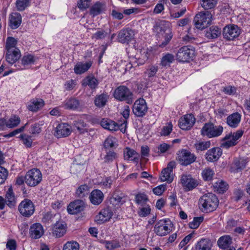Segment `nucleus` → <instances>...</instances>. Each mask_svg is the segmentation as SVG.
Returning <instances> with one entry per match:
<instances>
[{"mask_svg":"<svg viewBox=\"0 0 250 250\" xmlns=\"http://www.w3.org/2000/svg\"><path fill=\"white\" fill-rule=\"evenodd\" d=\"M218 202V198L215 194L208 193L200 197L199 207L204 212H211L217 208Z\"/></svg>","mask_w":250,"mask_h":250,"instance_id":"f257e3e1","label":"nucleus"},{"mask_svg":"<svg viewBox=\"0 0 250 250\" xmlns=\"http://www.w3.org/2000/svg\"><path fill=\"white\" fill-rule=\"evenodd\" d=\"M212 14L208 11L200 12L194 18V22L198 29H203L210 24Z\"/></svg>","mask_w":250,"mask_h":250,"instance_id":"f03ea898","label":"nucleus"},{"mask_svg":"<svg viewBox=\"0 0 250 250\" xmlns=\"http://www.w3.org/2000/svg\"><path fill=\"white\" fill-rule=\"evenodd\" d=\"M223 131V127L221 125H215L212 123H206L201 130L203 136L209 138L217 137L220 136Z\"/></svg>","mask_w":250,"mask_h":250,"instance_id":"7ed1b4c3","label":"nucleus"},{"mask_svg":"<svg viewBox=\"0 0 250 250\" xmlns=\"http://www.w3.org/2000/svg\"><path fill=\"white\" fill-rule=\"evenodd\" d=\"M155 29L158 33L165 34V41L159 45L160 47H163L167 44L172 37L169 22L165 21H161L156 24Z\"/></svg>","mask_w":250,"mask_h":250,"instance_id":"20e7f679","label":"nucleus"},{"mask_svg":"<svg viewBox=\"0 0 250 250\" xmlns=\"http://www.w3.org/2000/svg\"><path fill=\"white\" fill-rule=\"evenodd\" d=\"M243 133L244 131L241 129H239L233 133H229L222 139L221 146L227 149L236 145L238 143V140L242 136Z\"/></svg>","mask_w":250,"mask_h":250,"instance_id":"39448f33","label":"nucleus"},{"mask_svg":"<svg viewBox=\"0 0 250 250\" xmlns=\"http://www.w3.org/2000/svg\"><path fill=\"white\" fill-rule=\"evenodd\" d=\"M173 224L169 219H162L156 223L154 231L157 235L164 236L170 233Z\"/></svg>","mask_w":250,"mask_h":250,"instance_id":"423d86ee","label":"nucleus"},{"mask_svg":"<svg viewBox=\"0 0 250 250\" xmlns=\"http://www.w3.org/2000/svg\"><path fill=\"white\" fill-rule=\"evenodd\" d=\"M113 95L114 98L119 101H126L127 104L132 102V93L125 85H120L116 88Z\"/></svg>","mask_w":250,"mask_h":250,"instance_id":"0eeeda50","label":"nucleus"},{"mask_svg":"<svg viewBox=\"0 0 250 250\" xmlns=\"http://www.w3.org/2000/svg\"><path fill=\"white\" fill-rule=\"evenodd\" d=\"M126 123L127 121H125L124 123L119 124L111 119L104 118L101 121V125L104 129L110 131L120 130L122 132L125 133L126 128Z\"/></svg>","mask_w":250,"mask_h":250,"instance_id":"6e6552de","label":"nucleus"},{"mask_svg":"<svg viewBox=\"0 0 250 250\" xmlns=\"http://www.w3.org/2000/svg\"><path fill=\"white\" fill-rule=\"evenodd\" d=\"M42 180V174L38 169L33 168L29 170L25 176V182L30 187L38 185Z\"/></svg>","mask_w":250,"mask_h":250,"instance_id":"1a4fd4ad","label":"nucleus"},{"mask_svg":"<svg viewBox=\"0 0 250 250\" xmlns=\"http://www.w3.org/2000/svg\"><path fill=\"white\" fill-rule=\"evenodd\" d=\"M194 54L195 50L192 47L184 46L178 50L176 53V58L179 62H188L193 59Z\"/></svg>","mask_w":250,"mask_h":250,"instance_id":"9d476101","label":"nucleus"},{"mask_svg":"<svg viewBox=\"0 0 250 250\" xmlns=\"http://www.w3.org/2000/svg\"><path fill=\"white\" fill-rule=\"evenodd\" d=\"M18 210L22 216L29 217L35 212V206L31 200L26 198L20 203Z\"/></svg>","mask_w":250,"mask_h":250,"instance_id":"9b49d317","label":"nucleus"},{"mask_svg":"<svg viewBox=\"0 0 250 250\" xmlns=\"http://www.w3.org/2000/svg\"><path fill=\"white\" fill-rule=\"evenodd\" d=\"M177 160L182 166H187L196 160V156L189 151L186 149H182L177 154Z\"/></svg>","mask_w":250,"mask_h":250,"instance_id":"f8f14e48","label":"nucleus"},{"mask_svg":"<svg viewBox=\"0 0 250 250\" xmlns=\"http://www.w3.org/2000/svg\"><path fill=\"white\" fill-rule=\"evenodd\" d=\"M148 111V107L144 99H139L134 103L132 111L134 114L138 117H144Z\"/></svg>","mask_w":250,"mask_h":250,"instance_id":"ddd939ff","label":"nucleus"},{"mask_svg":"<svg viewBox=\"0 0 250 250\" xmlns=\"http://www.w3.org/2000/svg\"><path fill=\"white\" fill-rule=\"evenodd\" d=\"M241 33V29L237 25L230 24L226 26L223 31L224 38L229 41L233 40L237 38Z\"/></svg>","mask_w":250,"mask_h":250,"instance_id":"4468645a","label":"nucleus"},{"mask_svg":"<svg viewBox=\"0 0 250 250\" xmlns=\"http://www.w3.org/2000/svg\"><path fill=\"white\" fill-rule=\"evenodd\" d=\"M175 167L176 163L174 161H171L168 164L167 167L161 172L160 180L162 182L167 181L168 183H171L173 181V176L171 173Z\"/></svg>","mask_w":250,"mask_h":250,"instance_id":"2eb2a0df","label":"nucleus"},{"mask_svg":"<svg viewBox=\"0 0 250 250\" xmlns=\"http://www.w3.org/2000/svg\"><path fill=\"white\" fill-rule=\"evenodd\" d=\"M195 122V118L191 114L185 115L179 120V126L183 130L190 129Z\"/></svg>","mask_w":250,"mask_h":250,"instance_id":"dca6fc26","label":"nucleus"},{"mask_svg":"<svg viewBox=\"0 0 250 250\" xmlns=\"http://www.w3.org/2000/svg\"><path fill=\"white\" fill-rule=\"evenodd\" d=\"M84 208V202L81 200H77L71 202L67 207V209L69 214H76L83 211Z\"/></svg>","mask_w":250,"mask_h":250,"instance_id":"f3484780","label":"nucleus"},{"mask_svg":"<svg viewBox=\"0 0 250 250\" xmlns=\"http://www.w3.org/2000/svg\"><path fill=\"white\" fill-rule=\"evenodd\" d=\"M29 233L31 238L39 239L44 234V229L40 223H35L30 226Z\"/></svg>","mask_w":250,"mask_h":250,"instance_id":"a211bd4d","label":"nucleus"},{"mask_svg":"<svg viewBox=\"0 0 250 250\" xmlns=\"http://www.w3.org/2000/svg\"><path fill=\"white\" fill-rule=\"evenodd\" d=\"M134 36V32L131 29L129 28L123 29L119 32L118 40L121 43H128L133 39Z\"/></svg>","mask_w":250,"mask_h":250,"instance_id":"6ab92c4d","label":"nucleus"},{"mask_svg":"<svg viewBox=\"0 0 250 250\" xmlns=\"http://www.w3.org/2000/svg\"><path fill=\"white\" fill-rule=\"evenodd\" d=\"M71 132L69 125L67 124H59L55 128V136L57 138L65 137Z\"/></svg>","mask_w":250,"mask_h":250,"instance_id":"aec40b11","label":"nucleus"},{"mask_svg":"<svg viewBox=\"0 0 250 250\" xmlns=\"http://www.w3.org/2000/svg\"><path fill=\"white\" fill-rule=\"evenodd\" d=\"M44 105V102L40 98H33L27 103V109L32 112H37Z\"/></svg>","mask_w":250,"mask_h":250,"instance_id":"412c9836","label":"nucleus"},{"mask_svg":"<svg viewBox=\"0 0 250 250\" xmlns=\"http://www.w3.org/2000/svg\"><path fill=\"white\" fill-rule=\"evenodd\" d=\"M106 10V6L105 3L97 1L92 5L89 10V14L92 17L102 14Z\"/></svg>","mask_w":250,"mask_h":250,"instance_id":"4be33fe9","label":"nucleus"},{"mask_svg":"<svg viewBox=\"0 0 250 250\" xmlns=\"http://www.w3.org/2000/svg\"><path fill=\"white\" fill-rule=\"evenodd\" d=\"M6 205L10 208H15L17 203V199L11 187L6 191L5 198Z\"/></svg>","mask_w":250,"mask_h":250,"instance_id":"5701e85b","label":"nucleus"},{"mask_svg":"<svg viewBox=\"0 0 250 250\" xmlns=\"http://www.w3.org/2000/svg\"><path fill=\"white\" fill-rule=\"evenodd\" d=\"M181 182L182 185L188 190H191L194 188L198 185L197 182L190 175H183L181 178Z\"/></svg>","mask_w":250,"mask_h":250,"instance_id":"b1692460","label":"nucleus"},{"mask_svg":"<svg viewBox=\"0 0 250 250\" xmlns=\"http://www.w3.org/2000/svg\"><path fill=\"white\" fill-rule=\"evenodd\" d=\"M66 231V225L63 222H57L52 228V234L56 237H62Z\"/></svg>","mask_w":250,"mask_h":250,"instance_id":"393cba45","label":"nucleus"},{"mask_svg":"<svg viewBox=\"0 0 250 250\" xmlns=\"http://www.w3.org/2000/svg\"><path fill=\"white\" fill-rule=\"evenodd\" d=\"M222 151L219 147H213L208 150L206 154V158L209 162L216 161L221 156Z\"/></svg>","mask_w":250,"mask_h":250,"instance_id":"a878e982","label":"nucleus"},{"mask_svg":"<svg viewBox=\"0 0 250 250\" xmlns=\"http://www.w3.org/2000/svg\"><path fill=\"white\" fill-rule=\"evenodd\" d=\"M226 123L231 128H236L241 120V116L238 112L233 113L227 118Z\"/></svg>","mask_w":250,"mask_h":250,"instance_id":"bb28decb","label":"nucleus"},{"mask_svg":"<svg viewBox=\"0 0 250 250\" xmlns=\"http://www.w3.org/2000/svg\"><path fill=\"white\" fill-rule=\"evenodd\" d=\"M103 193L99 189H94L89 195L90 202L94 205H100L104 199Z\"/></svg>","mask_w":250,"mask_h":250,"instance_id":"cd10ccee","label":"nucleus"},{"mask_svg":"<svg viewBox=\"0 0 250 250\" xmlns=\"http://www.w3.org/2000/svg\"><path fill=\"white\" fill-rule=\"evenodd\" d=\"M139 156V154L135 150L128 147L124 150V158L125 160L138 162Z\"/></svg>","mask_w":250,"mask_h":250,"instance_id":"c85d7f7f","label":"nucleus"},{"mask_svg":"<svg viewBox=\"0 0 250 250\" xmlns=\"http://www.w3.org/2000/svg\"><path fill=\"white\" fill-rule=\"evenodd\" d=\"M113 215V212L108 208L102 209L96 216L97 221L99 223H103L109 221Z\"/></svg>","mask_w":250,"mask_h":250,"instance_id":"c756f323","label":"nucleus"},{"mask_svg":"<svg viewBox=\"0 0 250 250\" xmlns=\"http://www.w3.org/2000/svg\"><path fill=\"white\" fill-rule=\"evenodd\" d=\"M9 26L12 29L18 28L21 23V15L18 12L12 13L9 16Z\"/></svg>","mask_w":250,"mask_h":250,"instance_id":"7c9ffc66","label":"nucleus"},{"mask_svg":"<svg viewBox=\"0 0 250 250\" xmlns=\"http://www.w3.org/2000/svg\"><path fill=\"white\" fill-rule=\"evenodd\" d=\"M21 52L19 49L6 51L5 59L9 64L15 63L21 57Z\"/></svg>","mask_w":250,"mask_h":250,"instance_id":"2f4dec72","label":"nucleus"},{"mask_svg":"<svg viewBox=\"0 0 250 250\" xmlns=\"http://www.w3.org/2000/svg\"><path fill=\"white\" fill-rule=\"evenodd\" d=\"M232 243V238L229 235H225L220 237L217 241V245L221 249H227L230 247Z\"/></svg>","mask_w":250,"mask_h":250,"instance_id":"473e14b6","label":"nucleus"},{"mask_svg":"<svg viewBox=\"0 0 250 250\" xmlns=\"http://www.w3.org/2000/svg\"><path fill=\"white\" fill-rule=\"evenodd\" d=\"M91 61L87 62L85 63L82 62H78L74 66V72L76 74H82L86 72L91 66Z\"/></svg>","mask_w":250,"mask_h":250,"instance_id":"72a5a7b5","label":"nucleus"},{"mask_svg":"<svg viewBox=\"0 0 250 250\" xmlns=\"http://www.w3.org/2000/svg\"><path fill=\"white\" fill-rule=\"evenodd\" d=\"M109 202L114 207L118 208L125 203V200L122 193L120 194L114 193L109 199Z\"/></svg>","mask_w":250,"mask_h":250,"instance_id":"f704fd0d","label":"nucleus"},{"mask_svg":"<svg viewBox=\"0 0 250 250\" xmlns=\"http://www.w3.org/2000/svg\"><path fill=\"white\" fill-rule=\"evenodd\" d=\"M221 33V29L216 26H212L206 31L205 36L209 39L218 37Z\"/></svg>","mask_w":250,"mask_h":250,"instance_id":"c9c22d12","label":"nucleus"},{"mask_svg":"<svg viewBox=\"0 0 250 250\" xmlns=\"http://www.w3.org/2000/svg\"><path fill=\"white\" fill-rule=\"evenodd\" d=\"M98 81L94 76H88L82 82L83 86L88 85L91 89H95L98 85Z\"/></svg>","mask_w":250,"mask_h":250,"instance_id":"e433bc0d","label":"nucleus"},{"mask_svg":"<svg viewBox=\"0 0 250 250\" xmlns=\"http://www.w3.org/2000/svg\"><path fill=\"white\" fill-rule=\"evenodd\" d=\"M212 247L211 241L207 239H201L195 246V250H210Z\"/></svg>","mask_w":250,"mask_h":250,"instance_id":"4c0bfd02","label":"nucleus"},{"mask_svg":"<svg viewBox=\"0 0 250 250\" xmlns=\"http://www.w3.org/2000/svg\"><path fill=\"white\" fill-rule=\"evenodd\" d=\"M108 98V96L105 93L97 95L94 100L95 105L100 108L104 106L106 104Z\"/></svg>","mask_w":250,"mask_h":250,"instance_id":"58836bf2","label":"nucleus"},{"mask_svg":"<svg viewBox=\"0 0 250 250\" xmlns=\"http://www.w3.org/2000/svg\"><path fill=\"white\" fill-rule=\"evenodd\" d=\"M74 125L81 134L87 133L88 130L86 124L83 120L79 119L74 122Z\"/></svg>","mask_w":250,"mask_h":250,"instance_id":"ea45409f","label":"nucleus"},{"mask_svg":"<svg viewBox=\"0 0 250 250\" xmlns=\"http://www.w3.org/2000/svg\"><path fill=\"white\" fill-rule=\"evenodd\" d=\"M175 60V56L170 53H167L164 54L160 62V64L163 66H169L170 63H172Z\"/></svg>","mask_w":250,"mask_h":250,"instance_id":"a19ab883","label":"nucleus"},{"mask_svg":"<svg viewBox=\"0 0 250 250\" xmlns=\"http://www.w3.org/2000/svg\"><path fill=\"white\" fill-rule=\"evenodd\" d=\"M106 154L104 157V163L110 164L118 158V154L113 149L105 150Z\"/></svg>","mask_w":250,"mask_h":250,"instance_id":"79ce46f5","label":"nucleus"},{"mask_svg":"<svg viewBox=\"0 0 250 250\" xmlns=\"http://www.w3.org/2000/svg\"><path fill=\"white\" fill-rule=\"evenodd\" d=\"M65 108L69 109L76 110L80 106V102L74 98H70L65 101Z\"/></svg>","mask_w":250,"mask_h":250,"instance_id":"37998d69","label":"nucleus"},{"mask_svg":"<svg viewBox=\"0 0 250 250\" xmlns=\"http://www.w3.org/2000/svg\"><path fill=\"white\" fill-rule=\"evenodd\" d=\"M17 40L12 37H9L7 38L5 44V49L6 51L11 50H16L19 49L16 47Z\"/></svg>","mask_w":250,"mask_h":250,"instance_id":"c03bdc74","label":"nucleus"},{"mask_svg":"<svg viewBox=\"0 0 250 250\" xmlns=\"http://www.w3.org/2000/svg\"><path fill=\"white\" fill-rule=\"evenodd\" d=\"M42 125H43L42 121L32 124L29 129L30 134L32 136H36L40 134L42 131L41 126Z\"/></svg>","mask_w":250,"mask_h":250,"instance_id":"a18cd8bd","label":"nucleus"},{"mask_svg":"<svg viewBox=\"0 0 250 250\" xmlns=\"http://www.w3.org/2000/svg\"><path fill=\"white\" fill-rule=\"evenodd\" d=\"M228 184L221 180L215 182L213 184V188L215 191L219 193H223L228 189Z\"/></svg>","mask_w":250,"mask_h":250,"instance_id":"49530a36","label":"nucleus"},{"mask_svg":"<svg viewBox=\"0 0 250 250\" xmlns=\"http://www.w3.org/2000/svg\"><path fill=\"white\" fill-rule=\"evenodd\" d=\"M200 3L205 10H211L216 6L217 0H201Z\"/></svg>","mask_w":250,"mask_h":250,"instance_id":"de8ad7c7","label":"nucleus"},{"mask_svg":"<svg viewBox=\"0 0 250 250\" xmlns=\"http://www.w3.org/2000/svg\"><path fill=\"white\" fill-rule=\"evenodd\" d=\"M19 138L21 140L22 143L27 147L30 148L33 143L32 136L25 133L20 135Z\"/></svg>","mask_w":250,"mask_h":250,"instance_id":"09e8293b","label":"nucleus"},{"mask_svg":"<svg viewBox=\"0 0 250 250\" xmlns=\"http://www.w3.org/2000/svg\"><path fill=\"white\" fill-rule=\"evenodd\" d=\"M247 163L246 159H235L234 161V165L236 171L238 172L244 169L246 167Z\"/></svg>","mask_w":250,"mask_h":250,"instance_id":"8fccbe9b","label":"nucleus"},{"mask_svg":"<svg viewBox=\"0 0 250 250\" xmlns=\"http://www.w3.org/2000/svg\"><path fill=\"white\" fill-rule=\"evenodd\" d=\"M115 139L112 137H107L104 141V146L105 150H112L116 146Z\"/></svg>","mask_w":250,"mask_h":250,"instance_id":"3c124183","label":"nucleus"},{"mask_svg":"<svg viewBox=\"0 0 250 250\" xmlns=\"http://www.w3.org/2000/svg\"><path fill=\"white\" fill-rule=\"evenodd\" d=\"M20 118L15 115L12 116L10 119L6 121V126L12 128L17 126L20 123Z\"/></svg>","mask_w":250,"mask_h":250,"instance_id":"603ef678","label":"nucleus"},{"mask_svg":"<svg viewBox=\"0 0 250 250\" xmlns=\"http://www.w3.org/2000/svg\"><path fill=\"white\" fill-rule=\"evenodd\" d=\"M89 192V187L86 185L80 186L76 191V194L80 198H83L87 195Z\"/></svg>","mask_w":250,"mask_h":250,"instance_id":"864d4df0","label":"nucleus"},{"mask_svg":"<svg viewBox=\"0 0 250 250\" xmlns=\"http://www.w3.org/2000/svg\"><path fill=\"white\" fill-rule=\"evenodd\" d=\"M30 0H17L16 8L18 11H22L30 5Z\"/></svg>","mask_w":250,"mask_h":250,"instance_id":"5fc2aeb1","label":"nucleus"},{"mask_svg":"<svg viewBox=\"0 0 250 250\" xmlns=\"http://www.w3.org/2000/svg\"><path fill=\"white\" fill-rule=\"evenodd\" d=\"M32 122V120H30L28 121L23 126H21V127L17 128L14 131L10 132L9 133L6 134L4 136L5 138H10L15 136L16 135L24 131L25 128L29 124H30Z\"/></svg>","mask_w":250,"mask_h":250,"instance_id":"6e6d98bb","label":"nucleus"},{"mask_svg":"<svg viewBox=\"0 0 250 250\" xmlns=\"http://www.w3.org/2000/svg\"><path fill=\"white\" fill-rule=\"evenodd\" d=\"M79 244L76 241H71L66 243L63 247V250H79Z\"/></svg>","mask_w":250,"mask_h":250,"instance_id":"4d7b16f0","label":"nucleus"},{"mask_svg":"<svg viewBox=\"0 0 250 250\" xmlns=\"http://www.w3.org/2000/svg\"><path fill=\"white\" fill-rule=\"evenodd\" d=\"M210 146V142L208 141L197 142L194 145L195 147L198 151L206 150Z\"/></svg>","mask_w":250,"mask_h":250,"instance_id":"13d9d810","label":"nucleus"},{"mask_svg":"<svg viewBox=\"0 0 250 250\" xmlns=\"http://www.w3.org/2000/svg\"><path fill=\"white\" fill-rule=\"evenodd\" d=\"M136 203L141 206H146L148 199L146 194L144 193H139L135 196Z\"/></svg>","mask_w":250,"mask_h":250,"instance_id":"bf43d9fd","label":"nucleus"},{"mask_svg":"<svg viewBox=\"0 0 250 250\" xmlns=\"http://www.w3.org/2000/svg\"><path fill=\"white\" fill-rule=\"evenodd\" d=\"M214 175V171L209 167H207L204 169L202 173L203 178L205 181L211 180Z\"/></svg>","mask_w":250,"mask_h":250,"instance_id":"052dcab7","label":"nucleus"},{"mask_svg":"<svg viewBox=\"0 0 250 250\" xmlns=\"http://www.w3.org/2000/svg\"><path fill=\"white\" fill-rule=\"evenodd\" d=\"M203 220V217H194L193 220L189 223V226L192 229H196L199 227Z\"/></svg>","mask_w":250,"mask_h":250,"instance_id":"680f3d73","label":"nucleus"},{"mask_svg":"<svg viewBox=\"0 0 250 250\" xmlns=\"http://www.w3.org/2000/svg\"><path fill=\"white\" fill-rule=\"evenodd\" d=\"M158 66L155 65H151L147 68L145 72L146 76H147L148 78H151L154 77L157 72L158 71Z\"/></svg>","mask_w":250,"mask_h":250,"instance_id":"e2e57ef3","label":"nucleus"},{"mask_svg":"<svg viewBox=\"0 0 250 250\" xmlns=\"http://www.w3.org/2000/svg\"><path fill=\"white\" fill-rule=\"evenodd\" d=\"M105 247L109 250H114L120 247V244L118 241L113 240L105 242Z\"/></svg>","mask_w":250,"mask_h":250,"instance_id":"0e129e2a","label":"nucleus"},{"mask_svg":"<svg viewBox=\"0 0 250 250\" xmlns=\"http://www.w3.org/2000/svg\"><path fill=\"white\" fill-rule=\"evenodd\" d=\"M34 62V57L31 55H27L23 56L21 60V64L24 66L33 63Z\"/></svg>","mask_w":250,"mask_h":250,"instance_id":"69168bd1","label":"nucleus"},{"mask_svg":"<svg viewBox=\"0 0 250 250\" xmlns=\"http://www.w3.org/2000/svg\"><path fill=\"white\" fill-rule=\"evenodd\" d=\"M107 33L104 30L97 31L92 36V38L96 40L103 39L106 36Z\"/></svg>","mask_w":250,"mask_h":250,"instance_id":"338daca9","label":"nucleus"},{"mask_svg":"<svg viewBox=\"0 0 250 250\" xmlns=\"http://www.w3.org/2000/svg\"><path fill=\"white\" fill-rule=\"evenodd\" d=\"M8 171L4 167L0 166V184H3L8 176Z\"/></svg>","mask_w":250,"mask_h":250,"instance_id":"774afa93","label":"nucleus"}]
</instances>
